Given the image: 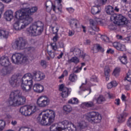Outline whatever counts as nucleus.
Here are the masks:
<instances>
[{
  "label": "nucleus",
  "mask_w": 131,
  "mask_h": 131,
  "mask_svg": "<svg viewBox=\"0 0 131 131\" xmlns=\"http://www.w3.org/2000/svg\"><path fill=\"white\" fill-rule=\"evenodd\" d=\"M33 76L30 73H27L24 75L22 79L18 78L16 76H13L10 80V83L13 88H16L20 85V83L26 86H29L30 88H32L33 85V81L32 80Z\"/></svg>",
  "instance_id": "f257e3e1"
},
{
  "label": "nucleus",
  "mask_w": 131,
  "mask_h": 131,
  "mask_svg": "<svg viewBox=\"0 0 131 131\" xmlns=\"http://www.w3.org/2000/svg\"><path fill=\"white\" fill-rule=\"evenodd\" d=\"M26 102V98L25 97L22 96V92L20 90H14L12 91L9 97L8 101L9 106H20L25 104Z\"/></svg>",
  "instance_id": "f03ea898"
},
{
  "label": "nucleus",
  "mask_w": 131,
  "mask_h": 131,
  "mask_svg": "<svg viewBox=\"0 0 131 131\" xmlns=\"http://www.w3.org/2000/svg\"><path fill=\"white\" fill-rule=\"evenodd\" d=\"M42 112L45 113L42 117L37 118V121L41 125H51L54 121H55V117H56V113L55 111L51 110H43Z\"/></svg>",
  "instance_id": "7ed1b4c3"
},
{
  "label": "nucleus",
  "mask_w": 131,
  "mask_h": 131,
  "mask_svg": "<svg viewBox=\"0 0 131 131\" xmlns=\"http://www.w3.org/2000/svg\"><path fill=\"white\" fill-rule=\"evenodd\" d=\"M106 13L108 15H111V21L118 22L119 25H126L127 24V19L123 16L122 14H114V8L112 6L108 5L105 7Z\"/></svg>",
  "instance_id": "20e7f679"
},
{
  "label": "nucleus",
  "mask_w": 131,
  "mask_h": 131,
  "mask_svg": "<svg viewBox=\"0 0 131 131\" xmlns=\"http://www.w3.org/2000/svg\"><path fill=\"white\" fill-rule=\"evenodd\" d=\"M45 25L41 21H38L31 25L27 28V33L31 36H38L43 32Z\"/></svg>",
  "instance_id": "39448f33"
},
{
  "label": "nucleus",
  "mask_w": 131,
  "mask_h": 131,
  "mask_svg": "<svg viewBox=\"0 0 131 131\" xmlns=\"http://www.w3.org/2000/svg\"><path fill=\"white\" fill-rule=\"evenodd\" d=\"M15 17L17 20H15L14 23L13 24V28L17 31H20L24 29V28H26V27L28 26L33 21V18L31 17H25L23 19L17 17V11L15 13Z\"/></svg>",
  "instance_id": "423d86ee"
},
{
  "label": "nucleus",
  "mask_w": 131,
  "mask_h": 131,
  "mask_svg": "<svg viewBox=\"0 0 131 131\" xmlns=\"http://www.w3.org/2000/svg\"><path fill=\"white\" fill-rule=\"evenodd\" d=\"M37 9L36 7H32L31 9L28 8H21L16 11L17 17L20 19H24V18H31L32 19V17L30 15H31L32 13H35Z\"/></svg>",
  "instance_id": "0eeeda50"
},
{
  "label": "nucleus",
  "mask_w": 131,
  "mask_h": 131,
  "mask_svg": "<svg viewBox=\"0 0 131 131\" xmlns=\"http://www.w3.org/2000/svg\"><path fill=\"white\" fill-rule=\"evenodd\" d=\"M85 118L91 123H100L102 116L97 112H90L85 114Z\"/></svg>",
  "instance_id": "6e6552de"
},
{
  "label": "nucleus",
  "mask_w": 131,
  "mask_h": 131,
  "mask_svg": "<svg viewBox=\"0 0 131 131\" xmlns=\"http://www.w3.org/2000/svg\"><path fill=\"white\" fill-rule=\"evenodd\" d=\"M37 107L36 105H25L20 107L19 110V112L23 115H25V116H30L35 112H36V109Z\"/></svg>",
  "instance_id": "1a4fd4ad"
},
{
  "label": "nucleus",
  "mask_w": 131,
  "mask_h": 131,
  "mask_svg": "<svg viewBox=\"0 0 131 131\" xmlns=\"http://www.w3.org/2000/svg\"><path fill=\"white\" fill-rule=\"evenodd\" d=\"M50 103H51V100L46 95L40 96L37 99V105L40 108H45L49 106Z\"/></svg>",
  "instance_id": "9d476101"
},
{
  "label": "nucleus",
  "mask_w": 131,
  "mask_h": 131,
  "mask_svg": "<svg viewBox=\"0 0 131 131\" xmlns=\"http://www.w3.org/2000/svg\"><path fill=\"white\" fill-rule=\"evenodd\" d=\"M26 46V40L22 37H20L14 42L12 43V46L14 50H23Z\"/></svg>",
  "instance_id": "9b49d317"
},
{
  "label": "nucleus",
  "mask_w": 131,
  "mask_h": 131,
  "mask_svg": "<svg viewBox=\"0 0 131 131\" xmlns=\"http://www.w3.org/2000/svg\"><path fill=\"white\" fill-rule=\"evenodd\" d=\"M59 92H61L60 96L62 98H68V96L71 93V91L68 88L65 86L64 84L59 85Z\"/></svg>",
  "instance_id": "f8f14e48"
},
{
  "label": "nucleus",
  "mask_w": 131,
  "mask_h": 131,
  "mask_svg": "<svg viewBox=\"0 0 131 131\" xmlns=\"http://www.w3.org/2000/svg\"><path fill=\"white\" fill-rule=\"evenodd\" d=\"M62 0H56L57 5H52L51 10H53L56 14H61L62 13Z\"/></svg>",
  "instance_id": "ddd939ff"
},
{
  "label": "nucleus",
  "mask_w": 131,
  "mask_h": 131,
  "mask_svg": "<svg viewBox=\"0 0 131 131\" xmlns=\"http://www.w3.org/2000/svg\"><path fill=\"white\" fill-rule=\"evenodd\" d=\"M33 78L35 79L36 81H40L42 79H45L46 75L45 74L42 73L41 72H33Z\"/></svg>",
  "instance_id": "4468645a"
},
{
  "label": "nucleus",
  "mask_w": 131,
  "mask_h": 131,
  "mask_svg": "<svg viewBox=\"0 0 131 131\" xmlns=\"http://www.w3.org/2000/svg\"><path fill=\"white\" fill-rule=\"evenodd\" d=\"M113 46L118 51H121V52H124L126 51V48L125 47V45L119 42H114L113 43Z\"/></svg>",
  "instance_id": "2eb2a0df"
},
{
  "label": "nucleus",
  "mask_w": 131,
  "mask_h": 131,
  "mask_svg": "<svg viewBox=\"0 0 131 131\" xmlns=\"http://www.w3.org/2000/svg\"><path fill=\"white\" fill-rule=\"evenodd\" d=\"M23 54L21 53H15L12 56L11 60L13 63H19L22 60Z\"/></svg>",
  "instance_id": "dca6fc26"
},
{
  "label": "nucleus",
  "mask_w": 131,
  "mask_h": 131,
  "mask_svg": "<svg viewBox=\"0 0 131 131\" xmlns=\"http://www.w3.org/2000/svg\"><path fill=\"white\" fill-rule=\"evenodd\" d=\"M11 63H10V60L8 56H2L0 58V64L4 67H8L10 66Z\"/></svg>",
  "instance_id": "f3484780"
},
{
  "label": "nucleus",
  "mask_w": 131,
  "mask_h": 131,
  "mask_svg": "<svg viewBox=\"0 0 131 131\" xmlns=\"http://www.w3.org/2000/svg\"><path fill=\"white\" fill-rule=\"evenodd\" d=\"M74 56L78 58H82V59H84L86 54L83 52V51L80 50L78 48H75V51L74 52Z\"/></svg>",
  "instance_id": "a211bd4d"
},
{
  "label": "nucleus",
  "mask_w": 131,
  "mask_h": 131,
  "mask_svg": "<svg viewBox=\"0 0 131 131\" xmlns=\"http://www.w3.org/2000/svg\"><path fill=\"white\" fill-rule=\"evenodd\" d=\"M45 88L42 85L40 84H35L33 86V90L36 93H42Z\"/></svg>",
  "instance_id": "6ab92c4d"
},
{
  "label": "nucleus",
  "mask_w": 131,
  "mask_h": 131,
  "mask_svg": "<svg viewBox=\"0 0 131 131\" xmlns=\"http://www.w3.org/2000/svg\"><path fill=\"white\" fill-rule=\"evenodd\" d=\"M97 25H98L94 19L90 20V27L92 30L99 31V27H98Z\"/></svg>",
  "instance_id": "aec40b11"
},
{
  "label": "nucleus",
  "mask_w": 131,
  "mask_h": 131,
  "mask_svg": "<svg viewBox=\"0 0 131 131\" xmlns=\"http://www.w3.org/2000/svg\"><path fill=\"white\" fill-rule=\"evenodd\" d=\"M64 129L61 127H57L54 130V131H63ZM66 131H76V126L74 125V127L72 126H70L66 129Z\"/></svg>",
  "instance_id": "412c9836"
},
{
  "label": "nucleus",
  "mask_w": 131,
  "mask_h": 131,
  "mask_svg": "<svg viewBox=\"0 0 131 131\" xmlns=\"http://www.w3.org/2000/svg\"><path fill=\"white\" fill-rule=\"evenodd\" d=\"M7 21H11L13 19V11L12 10H7L5 12L4 14Z\"/></svg>",
  "instance_id": "4be33fe9"
},
{
  "label": "nucleus",
  "mask_w": 131,
  "mask_h": 131,
  "mask_svg": "<svg viewBox=\"0 0 131 131\" xmlns=\"http://www.w3.org/2000/svg\"><path fill=\"white\" fill-rule=\"evenodd\" d=\"M128 115V114L126 113H123L120 115L119 117H118V122L121 123L122 122H124L125 121V117H126Z\"/></svg>",
  "instance_id": "5701e85b"
},
{
  "label": "nucleus",
  "mask_w": 131,
  "mask_h": 131,
  "mask_svg": "<svg viewBox=\"0 0 131 131\" xmlns=\"http://www.w3.org/2000/svg\"><path fill=\"white\" fill-rule=\"evenodd\" d=\"M61 124L63 125L64 128H68V127H69L70 126H72V127H74V124L71 123V122H69L68 120H64L62 122H61Z\"/></svg>",
  "instance_id": "b1692460"
},
{
  "label": "nucleus",
  "mask_w": 131,
  "mask_h": 131,
  "mask_svg": "<svg viewBox=\"0 0 131 131\" xmlns=\"http://www.w3.org/2000/svg\"><path fill=\"white\" fill-rule=\"evenodd\" d=\"M77 79H78L77 75L74 74V73L70 74L69 76V80H70L71 82H76Z\"/></svg>",
  "instance_id": "393cba45"
},
{
  "label": "nucleus",
  "mask_w": 131,
  "mask_h": 131,
  "mask_svg": "<svg viewBox=\"0 0 131 131\" xmlns=\"http://www.w3.org/2000/svg\"><path fill=\"white\" fill-rule=\"evenodd\" d=\"M63 111L65 114H69L72 111V107L70 105H66L63 107Z\"/></svg>",
  "instance_id": "a878e982"
},
{
  "label": "nucleus",
  "mask_w": 131,
  "mask_h": 131,
  "mask_svg": "<svg viewBox=\"0 0 131 131\" xmlns=\"http://www.w3.org/2000/svg\"><path fill=\"white\" fill-rule=\"evenodd\" d=\"M9 31L6 30H0V38H8Z\"/></svg>",
  "instance_id": "bb28decb"
},
{
  "label": "nucleus",
  "mask_w": 131,
  "mask_h": 131,
  "mask_svg": "<svg viewBox=\"0 0 131 131\" xmlns=\"http://www.w3.org/2000/svg\"><path fill=\"white\" fill-rule=\"evenodd\" d=\"M106 3L107 0H96L94 2V4L96 5V7H99V8L101 7V6L106 5Z\"/></svg>",
  "instance_id": "cd10ccee"
},
{
  "label": "nucleus",
  "mask_w": 131,
  "mask_h": 131,
  "mask_svg": "<svg viewBox=\"0 0 131 131\" xmlns=\"http://www.w3.org/2000/svg\"><path fill=\"white\" fill-rule=\"evenodd\" d=\"M68 63L69 64H71V63H74V64H78V63H79V59L77 56L73 57L71 59L68 60Z\"/></svg>",
  "instance_id": "c85d7f7f"
},
{
  "label": "nucleus",
  "mask_w": 131,
  "mask_h": 131,
  "mask_svg": "<svg viewBox=\"0 0 131 131\" xmlns=\"http://www.w3.org/2000/svg\"><path fill=\"white\" fill-rule=\"evenodd\" d=\"M101 12V8L98 6H93L91 9V13L93 15L99 14Z\"/></svg>",
  "instance_id": "c756f323"
},
{
  "label": "nucleus",
  "mask_w": 131,
  "mask_h": 131,
  "mask_svg": "<svg viewBox=\"0 0 131 131\" xmlns=\"http://www.w3.org/2000/svg\"><path fill=\"white\" fill-rule=\"evenodd\" d=\"M111 70L108 67H106L104 69V76L105 77V79L107 81L109 80V77H110V72Z\"/></svg>",
  "instance_id": "7c9ffc66"
},
{
  "label": "nucleus",
  "mask_w": 131,
  "mask_h": 131,
  "mask_svg": "<svg viewBox=\"0 0 131 131\" xmlns=\"http://www.w3.org/2000/svg\"><path fill=\"white\" fill-rule=\"evenodd\" d=\"M82 105L87 107V108H92L93 107H95V103L94 102V101L83 102Z\"/></svg>",
  "instance_id": "2f4dec72"
},
{
  "label": "nucleus",
  "mask_w": 131,
  "mask_h": 131,
  "mask_svg": "<svg viewBox=\"0 0 131 131\" xmlns=\"http://www.w3.org/2000/svg\"><path fill=\"white\" fill-rule=\"evenodd\" d=\"M119 60L120 61L122 64L125 65L127 63V57L126 55H123L122 56H120L118 58Z\"/></svg>",
  "instance_id": "473e14b6"
},
{
  "label": "nucleus",
  "mask_w": 131,
  "mask_h": 131,
  "mask_svg": "<svg viewBox=\"0 0 131 131\" xmlns=\"http://www.w3.org/2000/svg\"><path fill=\"white\" fill-rule=\"evenodd\" d=\"M68 103L72 105H77L79 103V100L76 98H72L68 101Z\"/></svg>",
  "instance_id": "72a5a7b5"
},
{
  "label": "nucleus",
  "mask_w": 131,
  "mask_h": 131,
  "mask_svg": "<svg viewBox=\"0 0 131 131\" xmlns=\"http://www.w3.org/2000/svg\"><path fill=\"white\" fill-rule=\"evenodd\" d=\"M6 125V121L4 120L3 119H0V131L4 130Z\"/></svg>",
  "instance_id": "f704fd0d"
},
{
  "label": "nucleus",
  "mask_w": 131,
  "mask_h": 131,
  "mask_svg": "<svg viewBox=\"0 0 131 131\" xmlns=\"http://www.w3.org/2000/svg\"><path fill=\"white\" fill-rule=\"evenodd\" d=\"M70 25L71 26H75L76 28H77V24H78V20L76 19H71L69 21Z\"/></svg>",
  "instance_id": "c9c22d12"
},
{
  "label": "nucleus",
  "mask_w": 131,
  "mask_h": 131,
  "mask_svg": "<svg viewBox=\"0 0 131 131\" xmlns=\"http://www.w3.org/2000/svg\"><path fill=\"white\" fill-rule=\"evenodd\" d=\"M106 101V99L103 96L100 95L97 99H96V103L97 104H102Z\"/></svg>",
  "instance_id": "e433bc0d"
},
{
  "label": "nucleus",
  "mask_w": 131,
  "mask_h": 131,
  "mask_svg": "<svg viewBox=\"0 0 131 131\" xmlns=\"http://www.w3.org/2000/svg\"><path fill=\"white\" fill-rule=\"evenodd\" d=\"M32 88H30V86H29V88L27 89L26 86L23 85V84L21 85V90H23V92H24V93H26V94H29Z\"/></svg>",
  "instance_id": "4c0bfd02"
},
{
  "label": "nucleus",
  "mask_w": 131,
  "mask_h": 131,
  "mask_svg": "<svg viewBox=\"0 0 131 131\" xmlns=\"http://www.w3.org/2000/svg\"><path fill=\"white\" fill-rule=\"evenodd\" d=\"M117 83L116 81H111L110 83H108L107 85V89H112L114 86H117Z\"/></svg>",
  "instance_id": "58836bf2"
},
{
  "label": "nucleus",
  "mask_w": 131,
  "mask_h": 131,
  "mask_svg": "<svg viewBox=\"0 0 131 131\" xmlns=\"http://www.w3.org/2000/svg\"><path fill=\"white\" fill-rule=\"evenodd\" d=\"M88 83V79H85V83H82V85L80 86V90L81 92H84L86 90L85 89V85Z\"/></svg>",
  "instance_id": "ea45409f"
},
{
  "label": "nucleus",
  "mask_w": 131,
  "mask_h": 131,
  "mask_svg": "<svg viewBox=\"0 0 131 131\" xmlns=\"http://www.w3.org/2000/svg\"><path fill=\"white\" fill-rule=\"evenodd\" d=\"M120 72V68H116L114 72L113 73V75H114V76H118L119 75V73Z\"/></svg>",
  "instance_id": "a19ab883"
},
{
  "label": "nucleus",
  "mask_w": 131,
  "mask_h": 131,
  "mask_svg": "<svg viewBox=\"0 0 131 131\" xmlns=\"http://www.w3.org/2000/svg\"><path fill=\"white\" fill-rule=\"evenodd\" d=\"M78 126L80 128H84V127H86V123L84 121H81L78 122Z\"/></svg>",
  "instance_id": "79ce46f5"
},
{
  "label": "nucleus",
  "mask_w": 131,
  "mask_h": 131,
  "mask_svg": "<svg viewBox=\"0 0 131 131\" xmlns=\"http://www.w3.org/2000/svg\"><path fill=\"white\" fill-rule=\"evenodd\" d=\"M40 64V66H41L42 68H44V69H46V68L48 67V62L46 60H41Z\"/></svg>",
  "instance_id": "37998d69"
},
{
  "label": "nucleus",
  "mask_w": 131,
  "mask_h": 131,
  "mask_svg": "<svg viewBox=\"0 0 131 131\" xmlns=\"http://www.w3.org/2000/svg\"><path fill=\"white\" fill-rule=\"evenodd\" d=\"M90 82H98V77L96 75H92L90 77Z\"/></svg>",
  "instance_id": "c03bdc74"
},
{
  "label": "nucleus",
  "mask_w": 131,
  "mask_h": 131,
  "mask_svg": "<svg viewBox=\"0 0 131 131\" xmlns=\"http://www.w3.org/2000/svg\"><path fill=\"white\" fill-rule=\"evenodd\" d=\"M82 70V67H81L80 68H78V67H76L74 68V74L75 73H79L80 71Z\"/></svg>",
  "instance_id": "a18cd8bd"
},
{
  "label": "nucleus",
  "mask_w": 131,
  "mask_h": 131,
  "mask_svg": "<svg viewBox=\"0 0 131 131\" xmlns=\"http://www.w3.org/2000/svg\"><path fill=\"white\" fill-rule=\"evenodd\" d=\"M125 79L130 82L131 81V71H129L127 73V76L125 77Z\"/></svg>",
  "instance_id": "49530a36"
},
{
  "label": "nucleus",
  "mask_w": 131,
  "mask_h": 131,
  "mask_svg": "<svg viewBox=\"0 0 131 131\" xmlns=\"http://www.w3.org/2000/svg\"><path fill=\"white\" fill-rule=\"evenodd\" d=\"M53 33L54 34H57L58 31H59V28L57 27H51Z\"/></svg>",
  "instance_id": "de8ad7c7"
},
{
  "label": "nucleus",
  "mask_w": 131,
  "mask_h": 131,
  "mask_svg": "<svg viewBox=\"0 0 131 131\" xmlns=\"http://www.w3.org/2000/svg\"><path fill=\"white\" fill-rule=\"evenodd\" d=\"M108 28L110 30H116V29H117V27L116 26V25L112 24L108 26Z\"/></svg>",
  "instance_id": "09e8293b"
},
{
  "label": "nucleus",
  "mask_w": 131,
  "mask_h": 131,
  "mask_svg": "<svg viewBox=\"0 0 131 131\" xmlns=\"http://www.w3.org/2000/svg\"><path fill=\"white\" fill-rule=\"evenodd\" d=\"M51 47L53 51H57L58 50V46L56 42H53L51 44Z\"/></svg>",
  "instance_id": "8fccbe9b"
},
{
  "label": "nucleus",
  "mask_w": 131,
  "mask_h": 131,
  "mask_svg": "<svg viewBox=\"0 0 131 131\" xmlns=\"http://www.w3.org/2000/svg\"><path fill=\"white\" fill-rule=\"evenodd\" d=\"M28 61V58L26 56H25L24 55H23V57H21V63H26V62Z\"/></svg>",
  "instance_id": "3c124183"
},
{
  "label": "nucleus",
  "mask_w": 131,
  "mask_h": 131,
  "mask_svg": "<svg viewBox=\"0 0 131 131\" xmlns=\"http://www.w3.org/2000/svg\"><path fill=\"white\" fill-rule=\"evenodd\" d=\"M1 73H2V74H3V75H7V74H8V73H9V71H8V68H4L2 70Z\"/></svg>",
  "instance_id": "603ef678"
},
{
  "label": "nucleus",
  "mask_w": 131,
  "mask_h": 131,
  "mask_svg": "<svg viewBox=\"0 0 131 131\" xmlns=\"http://www.w3.org/2000/svg\"><path fill=\"white\" fill-rule=\"evenodd\" d=\"M48 53L49 54V55L50 56V57H51L52 59H54V58H55V52H52V51H47Z\"/></svg>",
  "instance_id": "864d4df0"
},
{
  "label": "nucleus",
  "mask_w": 131,
  "mask_h": 131,
  "mask_svg": "<svg viewBox=\"0 0 131 131\" xmlns=\"http://www.w3.org/2000/svg\"><path fill=\"white\" fill-rule=\"evenodd\" d=\"M94 20L96 22V23L97 25H99V24H102V19H101V18H100L96 17Z\"/></svg>",
  "instance_id": "5fc2aeb1"
},
{
  "label": "nucleus",
  "mask_w": 131,
  "mask_h": 131,
  "mask_svg": "<svg viewBox=\"0 0 131 131\" xmlns=\"http://www.w3.org/2000/svg\"><path fill=\"white\" fill-rule=\"evenodd\" d=\"M4 10H5V5L2 3L0 2V13L3 14Z\"/></svg>",
  "instance_id": "6e6d98bb"
},
{
  "label": "nucleus",
  "mask_w": 131,
  "mask_h": 131,
  "mask_svg": "<svg viewBox=\"0 0 131 131\" xmlns=\"http://www.w3.org/2000/svg\"><path fill=\"white\" fill-rule=\"evenodd\" d=\"M96 48L98 52H104V48H102V47H101L100 45H97Z\"/></svg>",
  "instance_id": "4d7b16f0"
},
{
  "label": "nucleus",
  "mask_w": 131,
  "mask_h": 131,
  "mask_svg": "<svg viewBox=\"0 0 131 131\" xmlns=\"http://www.w3.org/2000/svg\"><path fill=\"white\" fill-rule=\"evenodd\" d=\"M67 11L69 12L70 14H72V13L74 12V9L72 7H70V8H66Z\"/></svg>",
  "instance_id": "13d9d810"
},
{
  "label": "nucleus",
  "mask_w": 131,
  "mask_h": 131,
  "mask_svg": "<svg viewBox=\"0 0 131 131\" xmlns=\"http://www.w3.org/2000/svg\"><path fill=\"white\" fill-rule=\"evenodd\" d=\"M101 39L104 41H109V37H108L107 36H101Z\"/></svg>",
  "instance_id": "bf43d9fd"
},
{
  "label": "nucleus",
  "mask_w": 131,
  "mask_h": 131,
  "mask_svg": "<svg viewBox=\"0 0 131 131\" xmlns=\"http://www.w3.org/2000/svg\"><path fill=\"white\" fill-rule=\"evenodd\" d=\"M51 5H52V2L50 1H47L46 3V8L48 9L49 7H51Z\"/></svg>",
  "instance_id": "052dcab7"
},
{
  "label": "nucleus",
  "mask_w": 131,
  "mask_h": 131,
  "mask_svg": "<svg viewBox=\"0 0 131 131\" xmlns=\"http://www.w3.org/2000/svg\"><path fill=\"white\" fill-rule=\"evenodd\" d=\"M74 33H75V32L74 30H69V36H72V35H74Z\"/></svg>",
  "instance_id": "680f3d73"
},
{
  "label": "nucleus",
  "mask_w": 131,
  "mask_h": 131,
  "mask_svg": "<svg viewBox=\"0 0 131 131\" xmlns=\"http://www.w3.org/2000/svg\"><path fill=\"white\" fill-rule=\"evenodd\" d=\"M107 54H114V50L109 49L106 51Z\"/></svg>",
  "instance_id": "e2e57ef3"
},
{
  "label": "nucleus",
  "mask_w": 131,
  "mask_h": 131,
  "mask_svg": "<svg viewBox=\"0 0 131 131\" xmlns=\"http://www.w3.org/2000/svg\"><path fill=\"white\" fill-rule=\"evenodd\" d=\"M115 104H116V105H117V106H119V105H120V99H116Z\"/></svg>",
  "instance_id": "0e129e2a"
},
{
  "label": "nucleus",
  "mask_w": 131,
  "mask_h": 131,
  "mask_svg": "<svg viewBox=\"0 0 131 131\" xmlns=\"http://www.w3.org/2000/svg\"><path fill=\"white\" fill-rule=\"evenodd\" d=\"M121 100H122V101H124V102H125V101H126V97L125 96V95H124V94L122 95Z\"/></svg>",
  "instance_id": "69168bd1"
},
{
  "label": "nucleus",
  "mask_w": 131,
  "mask_h": 131,
  "mask_svg": "<svg viewBox=\"0 0 131 131\" xmlns=\"http://www.w3.org/2000/svg\"><path fill=\"white\" fill-rule=\"evenodd\" d=\"M62 75H64V76H68V71L66 70H64L63 72Z\"/></svg>",
  "instance_id": "338daca9"
},
{
  "label": "nucleus",
  "mask_w": 131,
  "mask_h": 131,
  "mask_svg": "<svg viewBox=\"0 0 131 131\" xmlns=\"http://www.w3.org/2000/svg\"><path fill=\"white\" fill-rule=\"evenodd\" d=\"M125 39L127 41H129L130 42H131V36H128V37H126Z\"/></svg>",
  "instance_id": "774afa93"
}]
</instances>
